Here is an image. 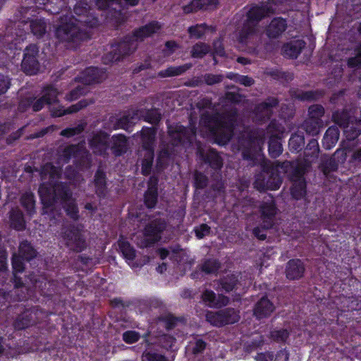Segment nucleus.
Masks as SVG:
<instances>
[{
	"label": "nucleus",
	"instance_id": "obj_43",
	"mask_svg": "<svg viewBox=\"0 0 361 361\" xmlns=\"http://www.w3.org/2000/svg\"><path fill=\"white\" fill-rule=\"evenodd\" d=\"M117 243L120 252L126 260L133 261L135 259L136 257L135 250L128 240H123V236H121Z\"/></svg>",
	"mask_w": 361,
	"mask_h": 361
},
{
	"label": "nucleus",
	"instance_id": "obj_28",
	"mask_svg": "<svg viewBox=\"0 0 361 361\" xmlns=\"http://www.w3.org/2000/svg\"><path fill=\"white\" fill-rule=\"evenodd\" d=\"M112 145L111 149L116 157H120L127 152L128 140L127 137L121 133L112 136Z\"/></svg>",
	"mask_w": 361,
	"mask_h": 361
},
{
	"label": "nucleus",
	"instance_id": "obj_36",
	"mask_svg": "<svg viewBox=\"0 0 361 361\" xmlns=\"http://www.w3.org/2000/svg\"><path fill=\"white\" fill-rule=\"evenodd\" d=\"M140 133L142 147H154L157 128L144 126Z\"/></svg>",
	"mask_w": 361,
	"mask_h": 361
},
{
	"label": "nucleus",
	"instance_id": "obj_3",
	"mask_svg": "<svg viewBox=\"0 0 361 361\" xmlns=\"http://www.w3.org/2000/svg\"><path fill=\"white\" fill-rule=\"evenodd\" d=\"M161 28L157 20H152L145 25L134 29L130 34L126 35L118 43L111 46V50L102 56L104 64L109 65L123 60L130 55L137 49V43L152 36Z\"/></svg>",
	"mask_w": 361,
	"mask_h": 361
},
{
	"label": "nucleus",
	"instance_id": "obj_61",
	"mask_svg": "<svg viewBox=\"0 0 361 361\" xmlns=\"http://www.w3.org/2000/svg\"><path fill=\"white\" fill-rule=\"evenodd\" d=\"M305 173V169L303 166L296 163L290 173L289 174L290 179L292 182L295 181H305L304 175Z\"/></svg>",
	"mask_w": 361,
	"mask_h": 361
},
{
	"label": "nucleus",
	"instance_id": "obj_41",
	"mask_svg": "<svg viewBox=\"0 0 361 361\" xmlns=\"http://www.w3.org/2000/svg\"><path fill=\"white\" fill-rule=\"evenodd\" d=\"M213 30L214 28L212 26L208 25L207 23H199L195 25H191L188 28V33L190 39H202L207 31Z\"/></svg>",
	"mask_w": 361,
	"mask_h": 361
},
{
	"label": "nucleus",
	"instance_id": "obj_63",
	"mask_svg": "<svg viewBox=\"0 0 361 361\" xmlns=\"http://www.w3.org/2000/svg\"><path fill=\"white\" fill-rule=\"evenodd\" d=\"M209 52V47L204 42H198L193 45L191 55L193 58H203Z\"/></svg>",
	"mask_w": 361,
	"mask_h": 361
},
{
	"label": "nucleus",
	"instance_id": "obj_58",
	"mask_svg": "<svg viewBox=\"0 0 361 361\" xmlns=\"http://www.w3.org/2000/svg\"><path fill=\"white\" fill-rule=\"evenodd\" d=\"M144 204L147 209H154L158 202L159 192L145 190L144 193Z\"/></svg>",
	"mask_w": 361,
	"mask_h": 361
},
{
	"label": "nucleus",
	"instance_id": "obj_10",
	"mask_svg": "<svg viewBox=\"0 0 361 361\" xmlns=\"http://www.w3.org/2000/svg\"><path fill=\"white\" fill-rule=\"evenodd\" d=\"M39 47L35 44H30L25 49L21 68L27 75H36L39 71Z\"/></svg>",
	"mask_w": 361,
	"mask_h": 361
},
{
	"label": "nucleus",
	"instance_id": "obj_44",
	"mask_svg": "<svg viewBox=\"0 0 361 361\" xmlns=\"http://www.w3.org/2000/svg\"><path fill=\"white\" fill-rule=\"evenodd\" d=\"M19 254L23 259L30 262L37 256V252L30 242L23 240L19 245Z\"/></svg>",
	"mask_w": 361,
	"mask_h": 361
},
{
	"label": "nucleus",
	"instance_id": "obj_24",
	"mask_svg": "<svg viewBox=\"0 0 361 361\" xmlns=\"http://www.w3.org/2000/svg\"><path fill=\"white\" fill-rule=\"evenodd\" d=\"M306 43L302 39L290 41L283 44L282 51L285 56L295 59L305 48Z\"/></svg>",
	"mask_w": 361,
	"mask_h": 361
},
{
	"label": "nucleus",
	"instance_id": "obj_18",
	"mask_svg": "<svg viewBox=\"0 0 361 361\" xmlns=\"http://www.w3.org/2000/svg\"><path fill=\"white\" fill-rule=\"evenodd\" d=\"M305 271L304 262L300 259H291L286 265L285 274L290 281L299 280L303 277Z\"/></svg>",
	"mask_w": 361,
	"mask_h": 361
},
{
	"label": "nucleus",
	"instance_id": "obj_9",
	"mask_svg": "<svg viewBox=\"0 0 361 361\" xmlns=\"http://www.w3.org/2000/svg\"><path fill=\"white\" fill-rule=\"evenodd\" d=\"M277 4V0H267L260 4H254L246 13V19L245 22L255 25L258 28L259 23L268 17L270 14L274 13V8L273 6Z\"/></svg>",
	"mask_w": 361,
	"mask_h": 361
},
{
	"label": "nucleus",
	"instance_id": "obj_13",
	"mask_svg": "<svg viewBox=\"0 0 361 361\" xmlns=\"http://www.w3.org/2000/svg\"><path fill=\"white\" fill-rule=\"evenodd\" d=\"M62 237L66 246L75 252H81L87 247L85 238L75 226L66 228Z\"/></svg>",
	"mask_w": 361,
	"mask_h": 361
},
{
	"label": "nucleus",
	"instance_id": "obj_53",
	"mask_svg": "<svg viewBox=\"0 0 361 361\" xmlns=\"http://www.w3.org/2000/svg\"><path fill=\"white\" fill-rule=\"evenodd\" d=\"M221 268V263L216 259H207L201 265L202 271L207 274H216Z\"/></svg>",
	"mask_w": 361,
	"mask_h": 361
},
{
	"label": "nucleus",
	"instance_id": "obj_59",
	"mask_svg": "<svg viewBox=\"0 0 361 361\" xmlns=\"http://www.w3.org/2000/svg\"><path fill=\"white\" fill-rule=\"evenodd\" d=\"M325 113L324 108L321 104H312L308 109V118L323 122L322 118Z\"/></svg>",
	"mask_w": 361,
	"mask_h": 361
},
{
	"label": "nucleus",
	"instance_id": "obj_34",
	"mask_svg": "<svg viewBox=\"0 0 361 361\" xmlns=\"http://www.w3.org/2000/svg\"><path fill=\"white\" fill-rule=\"evenodd\" d=\"M319 153V143L317 139L312 138L309 140L304 150V159L306 162H312L318 158Z\"/></svg>",
	"mask_w": 361,
	"mask_h": 361
},
{
	"label": "nucleus",
	"instance_id": "obj_51",
	"mask_svg": "<svg viewBox=\"0 0 361 361\" xmlns=\"http://www.w3.org/2000/svg\"><path fill=\"white\" fill-rule=\"evenodd\" d=\"M205 320L215 327H223L224 322L221 310L217 311L207 310L205 314Z\"/></svg>",
	"mask_w": 361,
	"mask_h": 361
},
{
	"label": "nucleus",
	"instance_id": "obj_45",
	"mask_svg": "<svg viewBox=\"0 0 361 361\" xmlns=\"http://www.w3.org/2000/svg\"><path fill=\"white\" fill-rule=\"evenodd\" d=\"M150 334L151 331L149 330L142 335L135 330H128L122 334V339L127 344H133L137 342L141 337L147 339L150 336Z\"/></svg>",
	"mask_w": 361,
	"mask_h": 361
},
{
	"label": "nucleus",
	"instance_id": "obj_5",
	"mask_svg": "<svg viewBox=\"0 0 361 361\" xmlns=\"http://www.w3.org/2000/svg\"><path fill=\"white\" fill-rule=\"evenodd\" d=\"M77 283L74 276L63 278L62 281L47 280L38 276L33 281V286L40 295L54 302L55 306H65L69 291Z\"/></svg>",
	"mask_w": 361,
	"mask_h": 361
},
{
	"label": "nucleus",
	"instance_id": "obj_7",
	"mask_svg": "<svg viewBox=\"0 0 361 361\" xmlns=\"http://www.w3.org/2000/svg\"><path fill=\"white\" fill-rule=\"evenodd\" d=\"M279 171L269 161H263L261 171L256 175L255 186L259 190H276L282 184Z\"/></svg>",
	"mask_w": 361,
	"mask_h": 361
},
{
	"label": "nucleus",
	"instance_id": "obj_25",
	"mask_svg": "<svg viewBox=\"0 0 361 361\" xmlns=\"http://www.w3.org/2000/svg\"><path fill=\"white\" fill-rule=\"evenodd\" d=\"M325 94V91L322 89L314 90H295L292 92L291 96L301 102H316L322 98Z\"/></svg>",
	"mask_w": 361,
	"mask_h": 361
},
{
	"label": "nucleus",
	"instance_id": "obj_16",
	"mask_svg": "<svg viewBox=\"0 0 361 361\" xmlns=\"http://www.w3.org/2000/svg\"><path fill=\"white\" fill-rule=\"evenodd\" d=\"M109 144V135L103 130L94 133L89 140V146L96 155L108 154Z\"/></svg>",
	"mask_w": 361,
	"mask_h": 361
},
{
	"label": "nucleus",
	"instance_id": "obj_12",
	"mask_svg": "<svg viewBox=\"0 0 361 361\" xmlns=\"http://www.w3.org/2000/svg\"><path fill=\"white\" fill-rule=\"evenodd\" d=\"M166 228V221L161 219H156L148 223L143 230V234L145 237V245L149 247L158 243L161 240V234Z\"/></svg>",
	"mask_w": 361,
	"mask_h": 361
},
{
	"label": "nucleus",
	"instance_id": "obj_2",
	"mask_svg": "<svg viewBox=\"0 0 361 361\" xmlns=\"http://www.w3.org/2000/svg\"><path fill=\"white\" fill-rule=\"evenodd\" d=\"M161 28L157 20H152L145 25L134 29L130 34L126 35L118 43L111 46V50L102 56L104 64L109 65L123 60L130 55L137 49V43L152 36Z\"/></svg>",
	"mask_w": 361,
	"mask_h": 361
},
{
	"label": "nucleus",
	"instance_id": "obj_29",
	"mask_svg": "<svg viewBox=\"0 0 361 361\" xmlns=\"http://www.w3.org/2000/svg\"><path fill=\"white\" fill-rule=\"evenodd\" d=\"M202 161L215 171L221 170L223 166V159L216 150L210 149L206 154H202Z\"/></svg>",
	"mask_w": 361,
	"mask_h": 361
},
{
	"label": "nucleus",
	"instance_id": "obj_64",
	"mask_svg": "<svg viewBox=\"0 0 361 361\" xmlns=\"http://www.w3.org/2000/svg\"><path fill=\"white\" fill-rule=\"evenodd\" d=\"M144 121L153 125H157L161 120V114L157 109H148L143 116Z\"/></svg>",
	"mask_w": 361,
	"mask_h": 361
},
{
	"label": "nucleus",
	"instance_id": "obj_21",
	"mask_svg": "<svg viewBox=\"0 0 361 361\" xmlns=\"http://www.w3.org/2000/svg\"><path fill=\"white\" fill-rule=\"evenodd\" d=\"M218 0H191L189 4L183 6L185 14L197 12L200 10H210L216 7Z\"/></svg>",
	"mask_w": 361,
	"mask_h": 361
},
{
	"label": "nucleus",
	"instance_id": "obj_60",
	"mask_svg": "<svg viewBox=\"0 0 361 361\" xmlns=\"http://www.w3.org/2000/svg\"><path fill=\"white\" fill-rule=\"evenodd\" d=\"M91 162L92 159L90 154L87 151H85L83 154L78 157L74 161V164L78 170L82 171L90 168Z\"/></svg>",
	"mask_w": 361,
	"mask_h": 361
},
{
	"label": "nucleus",
	"instance_id": "obj_56",
	"mask_svg": "<svg viewBox=\"0 0 361 361\" xmlns=\"http://www.w3.org/2000/svg\"><path fill=\"white\" fill-rule=\"evenodd\" d=\"M289 336L290 332L286 329H274L270 331V338L279 343H285Z\"/></svg>",
	"mask_w": 361,
	"mask_h": 361
},
{
	"label": "nucleus",
	"instance_id": "obj_6",
	"mask_svg": "<svg viewBox=\"0 0 361 361\" xmlns=\"http://www.w3.org/2000/svg\"><path fill=\"white\" fill-rule=\"evenodd\" d=\"M39 194L44 208L54 207L59 201L62 204L73 197L70 185L66 182H56L51 186L43 183L39 186Z\"/></svg>",
	"mask_w": 361,
	"mask_h": 361
},
{
	"label": "nucleus",
	"instance_id": "obj_49",
	"mask_svg": "<svg viewBox=\"0 0 361 361\" xmlns=\"http://www.w3.org/2000/svg\"><path fill=\"white\" fill-rule=\"evenodd\" d=\"M63 208L66 215L73 221H78L80 218L79 209L75 200L71 199L68 202L62 203Z\"/></svg>",
	"mask_w": 361,
	"mask_h": 361
},
{
	"label": "nucleus",
	"instance_id": "obj_1",
	"mask_svg": "<svg viewBox=\"0 0 361 361\" xmlns=\"http://www.w3.org/2000/svg\"><path fill=\"white\" fill-rule=\"evenodd\" d=\"M90 5L85 0H78L74 8L73 16L60 17L59 23L55 29L54 36L60 42L80 43L91 38L90 28L98 25L97 18L88 15Z\"/></svg>",
	"mask_w": 361,
	"mask_h": 361
},
{
	"label": "nucleus",
	"instance_id": "obj_38",
	"mask_svg": "<svg viewBox=\"0 0 361 361\" xmlns=\"http://www.w3.org/2000/svg\"><path fill=\"white\" fill-rule=\"evenodd\" d=\"M159 321L164 324V327L167 331L173 329L178 323H185L184 317H176L171 313H167L159 317Z\"/></svg>",
	"mask_w": 361,
	"mask_h": 361
},
{
	"label": "nucleus",
	"instance_id": "obj_30",
	"mask_svg": "<svg viewBox=\"0 0 361 361\" xmlns=\"http://www.w3.org/2000/svg\"><path fill=\"white\" fill-rule=\"evenodd\" d=\"M239 275L234 274H227L223 276L219 281V286L220 289L225 293H230L233 290L238 288L240 285L239 281Z\"/></svg>",
	"mask_w": 361,
	"mask_h": 361
},
{
	"label": "nucleus",
	"instance_id": "obj_57",
	"mask_svg": "<svg viewBox=\"0 0 361 361\" xmlns=\"http://www.w3.org/2000/svg\"><path fill=\"white\" fill-rule=\"evenodd\" d=\"M208 184V177L204 173L195 171L193 175V187L195 190H203Z\"/></svg>",
	"mask_w": 361,
	"mask_h": 361
},
{
	"label": "nucleus",
	"instance_id": "obj_27",
	"mask_svg": "<svg viewBox=\"0 0 361 361\" xmlns=\"http://www.w3.org/2000/svg\"><path fill=\"white\" fill-rule=\"evenodd\" d=\"M106 175L104 169L99 166L94 176V185L95 192L99 197H105L107 192Z\"/></svg>",
	"mask_w": 361,
	"mask_h": 361
},
{
	"label": "nucleus",
	"instance_id": "obj_39",
	"mask_svg": "<svg viewBox=\"0 0 361 361\" xmlns=\"http://www.w3.org/2000/svg\"><path fill=\"white\" fill-rule=\"evenodd\" d=\"M268 151L269 156L273 159H276L281 154L283 147L278 135H271L268 142Z\"/></svg>",
	"mask_w": 361,
	"mask_h": 361
},
{
	"label": "nucleus",
	"instance_id": "obj_50",
	"mask_svg": "<svg viewBox=\"0 0 361 361\" xmlns=\"http://www.w3.org/2000/svg\"><path fill=\"white\" fill-rule=\"evenodd\" d=\"M306 181H295L293 182V185L290 188V194L293 198L298 200L303 198L307 192Z\"/></svg>",
	"mask_w": 361,
	"mask_h": 361
},
{
	"label": "nucleus",
	"instance_id": "obj_4",
	"mask_svg": "<svg viewBox=\"0 0 361 361\" xmlns=\"http://www.w3.org/2000/svg\"><path fill=\"white\" fill-rule=\"evenodd\" d=\"M238 116V111L236 108L222 114H211L205 112L201 115L200 123L209 129L216 144L225 146L235 135Z\"/></svg>",
	"mask_w": 361,
	"mask_h": 361
},
{
	"label": "nucleus",
	"instance_id": "obj_33",
	"mask_svg": "<svg viewBox=\"0 0 361 361\" xmlns=\"http://www.w3.org/2000/svg\"><path fill=\"white\" fill-rule=\"evenodd\" d=\"M207 345V343L201 338L199 335H195L189 342L188 350L196 357L204 353Z\"/></svg>",
	"mask_w": 361,
	"mask_h": 361
},
{
	"label": "nucleus",
	"instance_id": "obj_52",
	"mask_svg": "<svg viewBox=\"0 0 361 361\" xmlns=\"http://www.w3.org/2000/svg\"><path fill=\"white\" fill-rule=\"evenodd\" d=\"M323 126V122L317 121L307 118L302 123V128L305 132L312 135H317L320 128Z\"/></svg>",
	"mask_w": 361,
	"mask_h": 361
},
{
	"label": "nucleus",
	"instance_id": "obj_55",
	"mask_svg": "<svg viewBox=\"0 0 361 361\" xmlns=\"http://www.w3.org/2000/svg\"><path fill=\"white\" fill-rule=\"evenodd\" d=\"M80 151L79 145L71 144L66 147L61 154V157L64 163L68 164L72 157H77Z\"/></svg>",
	"mask_w": 361,
	"mask_h": 361
},
{
	"label": "nucleus",
	"instance_id": "obj_19",
	"mask_svg": "<svg viewBox=\"0 0 361 361\" xmlns=\"http://www.w3.org/2000/svg\"><path fill=\"white\" fill-rule=\"evenodd\" d=\"M262 221L267 228H271L274 225V219L277 213V208L274 202H264L260 207Z\"/></svg>",
	"mask_w": 361,
	"mask_h": 361
},
{
	"label": "nucleus",
	"instance_id": "obj_54",
	"mask_svg": "<svg viewBox=\"0 0 361 361\" xmlns=\"http://www.w3.org/2000/svg\"><path fill=\"white\" fill-rule=\"evenodd\" d=\"M42 96L46 99L47 104H51L59 101L58 89L52 85L45 86L42 90Z\"/></svg>",
	"mask_w": 361,
	"mask_h": 361
},
{
	"label": "nucleus",
	"instance_id": "obj_46",
	"mask_svg": "<svg viewBox=\"0 0 361 361\" xmlns=\"http://www.w3.org/2000/svg\"><path fill=\"white\" fill-rule=\"evenodd\" d=\"M334 122L341 127H347L350 123V116L347 109L336 110L332 114Z\"/></svg>",
	"mask_w": 361,
	"mask_h": 361
},
{
	"label": "nucleus",
	"instance_id": "obj_37",
	"mask_svg": "<svg viewBox=\"0 0 361 361\" xmlns=\"http://www.w3.org/2000/svg\"><path fill=\"white\" fill-rule=\"evenodd\" d=\"M192 66V65L191 63H185L178 66H169L167 68L161 71L159 73V76L161 78H169L180 75L190 69Z\"/></svg>",
	"mask_w": 361,
	"mask_h": 361
},
{
	"label": "nucleus",
	"instance_id": "obj_26",
	"mask_svg": "<svg viewBox=\"0 0 361 361\" xmlns=\"http://www.w3.org/2000/svg\"><path fill=\"white\" fill-rule=\"evenodd\" d=\"M35 323V314L32 309H25L18 314L13 322V326L16 330H23Z\"/></svg>",
	"mask_w": 361,
	"mask_h": 361
},
{
	"label": "nucleus",
	"instance_id": "obj_20",
	"mask_svg": "<svg viewBox=\"0 0 361 361\" xmlns=\"http://www.w3.org/2000/svg\"><path fill=\"white\" fill-rule=\"evenodd\" d=\"M287 23L281 17L274 18L267 26L265 32L269 39H277L286 31Z\"/></svg>",
	"mask_w": 361,
	"mask_h": 361
},
{
	"label": "nucleus",
	"instance_id": "obj_8",
	"mask_svg": "<svg viewBox=\"0 0 361 361\" xmlns=\"http://www.w3.org/2000/svg\"><path fill=\"white\" fill-rule=\"evenodd\" d=\"M170 143L174 147L190 146L196 137L195 126L185 127L180 123L168 126Z\"/></svg>",
	"mask_w": 361,
	"mask_h": 361
},
{
	"label": "nucleus",
	"instance_id": "obj_11",
	"mask_svg": "<svg viewBox=\"0 0 361 361\" xmlns=\"http://www.w3.org/2000/svg\"><path fill=\"white\" fill-rule=\"evenodd\" d=\"M138 118V111H127L120 117L117 114L111 115L108 123L114 130L122 129L128 133H131Z\"/></svg>",
	"mask_w": 361,
	"mask_h": 361
},
{
	"label": "nucleus",
	"instance_id": "obj_48",
	"mask_svg": "<svg viewBox=\"0 0 361 361\" xmlns=\"http://www.w3.org/2000/svg\"><path fill=\"white\" fill-rule=\"evenodd\" d=\"M135 306L141 313H147L152 309L159 305V301L155 299H140L134 302Z\"/></svg>",
	"mask_w": 361,
	"mask_h": 361
},
{
	"label": "nucleus",
	"instance_id": "obj_35",
	"mask_svg": "<svg viewBox=\"0 0 361 361\" xmlns=\"http://www.w3.org/2000/svg\"><path fill=\"white\" fill-rule=\"evenodd\" d=\"M339 138V131L337 128L329 127L324 133L322 145L326 149H331L337 143Z\"/></svg>",
	"mask_w": 361,
	"mask_h": 361
},
{
	"label": "nucleus",
	"instance_id": "obj_62",
	"mask_svg": "<svg viewBox=\"0 0 361 361\" xmlns=\"http://www.w3.org/2000/svg\"><path fill=\"white\" fill-rule=\"evenodd\" d=\"M226 77L228 79L233 80L245 87H250L255 82V80L248 75H243L238 73H229L227 74Z\"/></svg>",
	"mask_w": 361,
	"mask_h": 361
},
{
	"label": "nucleus",
	"instance_id": "obj_14",
	"mask_svg": "<svg viewBox=\"0 0 361 361\" xmlns=\"http://www.w3.org/2000/svg\"><path fill=\"white\" fill-rule=\"evenodd\" d=\"M279 104V99L275 97H268L264 101L257 104L253 110V114L257 121H268L272 116L273 109Z\"/></svg>",
	"mask_w": 361,
	"mask_h": 361
},
{
	"label": "nucleus",
	"instance_id": "obj_47",
	"mask_svg": "<svg viewBox=\"0 0 361 361\" xmlns=\"http://www.w3.org/2000/svg\"><path fill=\"white\" fill-rule=\"evenodd\" d=\"M305 145V137L302 134H292L289 141L288 147L292 152H299L302 151Z\"/></svg>",
	"mask_w": 361,
	"mask_h": 361
},
{
	"label": "nucleus",
	"instance_id": "obj_40",
	"mask_svg": "<svg viewBox=\"0 0 361 361\" xmlns=\"http://www.w3.org/2000/svg\"><path fill=\"white\" fill-rule=\"evenodd\" d=\"M224 326L234 324L240 319V312L233 307H226L221 310Z\"/></svg>",
	"mask_w": 361,
	"mask_h": 361
},
{
	"label": "nucleus",
	"instance_id": "obj_32",
	"mask_svg": "<svg viewBox=\"0 0 361 361\" xmlns=\"http://www.w3.org/2000/svg\"><path fill=\"white\" fill-rule=\"evenodd\" d=\"M338 168V164L333 157H329L326 154H324L321 157L319 169L326 177H327L331 172L336 171Z\"/></svg>",
	"mask_w": 361,
	"mask_h": 361
},
{
	"label": "nucleus",
	"instance_id": "obj_42",
	"mask_svg": "<svg viewBox=\"0 0 361 361\" xmlns=\"http://www.w3.org/2000/svg\"><path fill=\"white\" fill-rule=\"evenodd\" d=\"M47 23L44 18H36L30 21L32 33L37 38H42L47 32Z\"/></svg>",
	"mask_w": 361,
	"mask_h": 361
},
{
	"label": "nucleus",
	"instance_id": "obj_22",
	"mask_svg": "<svg viewBox=\"0 0 361 361\" xmlns=\"http://www.w3.org/2000/svg\"><path fill=\"white\" fill-rule=\"evenodd\" d=\"M257 31L258 28L255 25L244 21L236 35L237 41L242 45H247L257 36Z\"/></svg>",
	"mask_w": 361,
	"mask_h": 361
},
{
	"label": "nucleus",
	"instance_id": "obj_23",
	"mask_svg": "<svg viewBox=\"0 0 361 361\" xmlns=\"http://www.w3.org/2000/svg\"><path fill=\"white\" fill-rule=\"evenodd\" d=\"M9 226L16 231H23L26 228V221L23 212L18 207L12 208L8 213Z\"/></svg>",
	"mask_w": 361,
	"mask_h": 361
},
{
	"label": "nucleus",
	"instance_id": "obj_17",
	"mask_svg": "<svg viewBox=\"0 0 361 361\" xmlns=\"http://www.w3.org/2000/svg\"><path fill=\"white\" fill-rule=\"evenodd\" d=\"M275 310V305L268 299L267 296H262L255 305L253 315L258 319L269 317Z\"/></svg>",
	"mask_w": 361,
	"mask_h": 361
},
{
	"label": "nucleus",
	"instance_id": "obj_31",
	"mask_svg": "<svg viewBox=\"0 0 361 361\" xmlns=\"http://www.w3.org/2000/svg\"><path fill=\"white\" fill-rule=\"evenodd\" d=\"M20 203L27 214L32 216L36 213V199L32 192H25L20 198Z\"/></svg>",
	"mask_w": 361,
	"mask_h": 361
},
{
	"label": "nucleus",
	"instance_id": "obj_15",
	"mask_svg": "<svg viewBox=\"0 0 361 361\" xmlns=\"http://www.w3.org/2000/svg\"><path fill=\"white\" fill-rule=\"evenodd\" d=\"M106 78V72L97 67L86 68L75 78V81L85 85L102 82Z\"/></svg>",
	"mask_w": 361,
	"mask_h": 361
}]
</instances>
